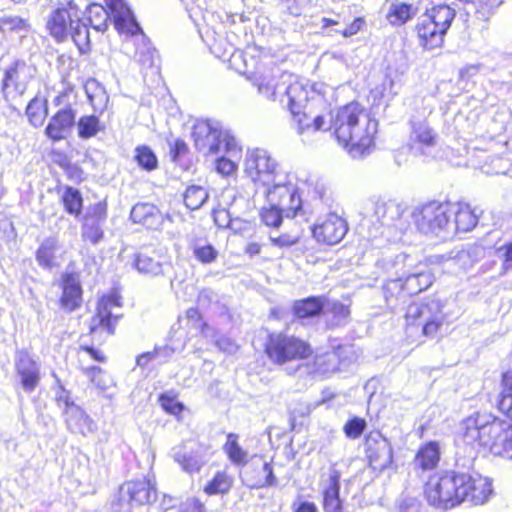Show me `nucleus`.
Listing matches in <instances>:
<instances>
[{"label": "nucleus", "instance_id": "nucleus-1", "mask_svg": "<svg viewBox=\"0 0 512 512\" xmlns=\"http://www.w3.org/2000/svg\"><path fill=\"white\" fill-rule=\"evenodd\" d=\"M386 217L400 233L407 231L412 221L420 233L444 241L472 231L479 221L477 210L466 202L429 201L409 210L400 198L386 202Z\"/></svg>", "mask_w": 512, "mask_h": 512}, {"label": "nucleus", "instance_id": "nucleus-2", "mask_svg": "<svg viewBox=\"0 0 512 512\" xmlns=\"http://www.w3.org/2000/svg\"><path fill=\"white\" fill-rule=\"evenodd\" d=\"M456 446V462L463 467L470 466L480 450L512 459V424L487 415L471 416L462 422Z\"/></svg>", "mask_w": 512, "mask_h": 512}, {"label": "nucleus", "instance_id": "nucleus-3", "mask_svg": "<svg viewBox=\"0 0 512 512\" xmlns=\"http://www.w3.org/2000/svg\"><path fill=\"white\" fill-rule=\"evenodd\" d=\"M492 492V483L488 478L455 471L433 476L425 485L427 501L441 509L453 508L463 502L483 505Z\"/></svg>", "mask_w": 512, "mask_h": 512}, {"label": "nucleus", "instance_id": "nucleus-4", "mask_svg": "<svg viewBox=\"0 0 512 512\" xmlns=\"http://www.w3.org/2000/svg\"><path fill=\"white\" fill-rule=\"evenodd\" d=\"M107 3L114 15L115 28L120 34L127 36L124 44L126 53L131 54L130 46H134L133 56L142 69L155 68L156 50L142 32L130 8L124 0H107Z\"/></svg>", "mask_w": 512, "mask_h": 512}, {"label": "nucleus", "instance_id": "nucleus-5", "mask_svg": "<svg viewBox=\"0 0 512 512\" xmlns=\"http://www.w3.org/2000/svg\"><path fill=\"white\" fill-rule=\"evenodd\" d=\"M81 11L69 2L67 6L54 11L47 23V27L53 37L63 40L70 35L75 44L82 49L89 42V31L86 24L81 21Z\"/></svg>", "mask_w": 512, "mask_h": 512}, {"label": "nucleus", "instance_id": "nucleus-6", "mask_svg": "<svg viewBox=\"0 0 512 512\" xmlns=\"http://www.w3.org/2000/svg\"><path fill=\"white\" fill-rule=\"evenodd\" d=\"M268 205L279 206L286 212V217H294L301 209L302 200L300 198L297 184L294 177L287 172L279 175L269 184H265L258 190Z\"/></svg>", "mask_w": 512, "mask_h": 512}, {"label": "nucleus", "instance_id": "nucleus-7", "mask_svg": "<svg viewBox=\"0 0 512 512\" xmlns=\"http://www.w3.org/2000/svg\"><path fill=\"white\" fill-rule=\"evenodd\" d=\"M192 137L196 149L203 154H216L222 150L234 153L237 150L235 138L223 130L217 121L197 120L193 126Z\"/></svg>", "mask_w": 512, "mask_h": 512}, {"label": "nucleus", "instance_id": "nucleus-8", "mask_svg": "<svg viewBox=\"0 0 512 512\" xmlns=\"http://www.w3.org/2000/svg\"><path fill=\"white\" fill-rule=\"evenodd\" d=\"M244 171L258 190L263 185L273 181L279 173L284 172L277 161L263 149H254L247 152Z\"/></svg>", "mask_w": 512, "mask_h": 512}, {"label": "nucleus", "instance_id": "nucleus-9", "mask_svg": "<svg viewBox=\"0 0 512 512\" xmlns=\"http://www.w3.org/2000/svg\"><path fill=\"white\" fill-rule=\"evenodd\" d=\"M266 352L270 359L279 364L305 359L311 355V347L303 340L283 334L272 335Z\"/></svg>", "mask_w": 512, "mask_h": 512}, {"label": "nucleus", "instance_id": "nucleus-10", "mask_svg": "<svg viewBox=\"0 0 512 512\" xmlns=\"http://www.w3.org/2000/svg\"><path fill=\"white\" fill-rule=\"evenodd\" d=\"M281 85L283 89L279 101L285 104L290 112L302 108L305 104H310L313 95L321 96L316 91L314 85H309L308 81L300 79L291 73H284L282 75Z\"/></svg>", "mask_w": 512, "mask_h": 512}, {"label": "nucleus", "instance_id": "nucleus-11", "mask_svg": "<svg viewBox=\"0 0 512 512\" xmlns=\"http://www.w3.org/2000/svg\"><path fill=\"white\" fill-rule=\"evenodd\" d=\"M72 91H64L55 97L54 103L61 108L53 115L45 129L48 138L59 141L66 137L75 123L76 112L72 108Z\"/></svg>", "mask_w": 512, "mask_h": 512}, {"label": "nucleus", "instance_id": "nucleus-12", "mask_svg": "<svg viewBox=\"0 0 512 512\" xmlns=\"http://www.w3.org/2000/svg\"><path fill=\"white\" fill-rule=\"evenodd\" d=\"M378 130V122L368 113L363 112L358 125L352 133L351 143L341 144L353 158L369 154L374 147V137Z\"/></svg>", "mask_w": 512, "mask_h": 512}, {"label": "nucleus", "instance_id": "nucleus-13", "mask_svg": "<svg viewBox=\"0 0 512 512\" xmlns=\"http://www.w3.org/2000/svg\"><path fill=\"white\" fill-rule=\"evenodd\" d=\"M212 456L208 445L189 442L173 449V459L186 473H198Z\"/></svg>", "mask_w": 512, "mask_h": 512}, {"label": "nucleus", "instance_id": "nucleus-14", "mask_svg": "<svg viewBox=\"0 0 512 512\" xmlns=\"http://www.w3.org/2000/svg\"><path fill=\"white\" fill-rule=\"evenodd\" d=\"M323 105V97L313 95L310 104H305L302 108L295 109L294 112H291L299 134L325 129L327 124L325 115L317 111V108Z\"/></svg>", "mask_w": 512, "mask_h": 512}, {"label": "nucleus", "instance_id": "nucleus-15", "mask_svg": "<svg viewBox=\"0 0 512 512\" xmlns=\"http://www.w3.org/2000/svg\"><path fill=\"white\" fill-rule=\"evenodd\" d=\"M348 226L346 221L337 214H328L320 219L312 228L313 237L317 242L326 245L339 243L346 235Z\"/></svg>", "mask_w": 512, "mask_h": 512}, {"label": "nucleus", "instance_id": "nucleus-16", "mask_svg": "<svg viewBox=\"0 0 512 512\" xmlns=\"http://www.w3.org/2000/svg\"><path fill=\"white\" fill-rule=\"evenodd\" d=\"M32 67L23 61H16L5 71L2 82V92L6 99L22 95L32 78Z\"/></svg>", "mask_w": 512, "mask_h": 512}, {"label": "nucleus", "instance_id": "nucleus-17", "mask_svg": "<svg viewBox=\"0 0 512 512\" xmlns=\"http://www.w3.org/2000/svg\"><path fill=\"white\" fill-rule=\"evenodd\" d=\"M363 112V109L356 103H350L338 110L333 121V128L340 144L351 143L352 133Z\"/></svg>", "mask_w": 512, "mask_h": 512}, {"label": "nucleus", "instance_id": "nucleus-18", "mask_svg": "<svg viewBox=\"0 0 512 512\" xmlns=\"http://www.w3.org/2000/svg\"><path fill=\"white\" fill-rule=\"evenodd\" d=\"M278 69L258 70L248 76L253 86L257 87L258 93L270 100H280L283 86L282 75Z\"/></svg>", "mask_w": 512, "mask_h": 512}, {"label": "nucleus", "instance_id": "nucleus-19", "mask_svg": "<svg viewBox=\"0 0 512 512\" xmlns=\"http://www.w3.org/2000/svg\"><path fill=\"white\" fill-rule=\"evenodd\" d=\"M15 369L23 390L33 392L40 382V364L26 350H19L15 356Z\"/></svg>", "mask_w": 512, "mask_h": 512}, {"label": "nucleus", "instance_id": "nucleus-20", "mask_svg": "<svg viewBox=\"0 0 512 512\" xmlns=\"http://www.w3.org/2000/svg\"><path fill=\"white\" fill-rule=\"evenodd\" d=\"M120 306V296L116 292L103 296L98 302L97 313L90 323L91 333H96L98 330H102L107 334H112L114 331L112 318H117L113 309L119 308Z\"/></svg>", "mask_w": 512, "mask_h": 512}, {"label": "nucleus", "instance_id": "nucleus-21", "mask_svg": "<svg viewBox=\"0 0 512 512\" xmlns=\"http://www.w3.org/2000/svg\"><path fill=\"white\" fill-rule=\"evenodd\" d=\"M157 496L155 483L149 479L130 481L120 489V500H128L136 505L149 504Z\"/></svg>", "mask_w": 512, "mask_h": 512}, {"label": "nucleus", "instance_id": "nucleus-22", "mask_svg": "<svg viewBox=\"0 0 512 512\" xmlns=\"http://www.w3.org/2000/svg\"><path fill=\"white\" fill-rule=\"evenodd\" d=\"M433 281L434 275L427 264L418 261L411 270H407L402 282L398 283L401 290L409 295H415L428 289Z\"/></svg>", "mask_w": 512, "mask_h": 512}, {"label": "nucleus", "instance_id": "nucleus-23", "mask_svg": "<svg viewBox=\"0 0 512 512\" xmlns=\"http://www.w3.org/2000/svg\"><path fill=\"white\" fill-rule=\"evenodd\" d=\"M418 42L426 50L440 48L444 42L446 33L438 29L430 18L421 16L416 25Z\"/></svg>", "mask_w": 512, "mask_h": 512}, {"label": "nucleus", "instance_id": "nucleus-24", "mask_svg": "<svg viewBox=\"0 0 512 512\" xmlns=\"http://www.w3.org/2000/svg\"><path fill=\"white\" fill-rule=\"evenodd\" d=\"M66 423L70 431L86 435L95 429L93 420L85 411L74 403L66 402L65 408Z\"/></svg>", "mask_w": 512, "mask_h": 512}, {"label": "nucleus", "instance_id": "nucleus-25", "mask_svg": "<svg viewBox=\"0 0 512 512\" xmlns=\"http://www.w3.org/2000/svg\"><path fill=\"white\" fill-rule=\"evenodd\" d=\"M60 252L59 241L56 237H48L43 240L36 251V261L44 269L52 270L61 265L63 261Z\"/></svg>", "mask_w": 512, "mask_h": 512}, {"label": "nucleus", "instance_id": "nucleus-26", "mask_svg": "<svg viewBox=\"0 0 512 512\" xmlns=\"http://www.w3.org/2000/svg\"><path fill=\"white\" fill-rule=\"evenodd\" d=\"M221 43L215 42L210 45L211 52L223 61H227L232 69L240 74H248L249 65L246 59V55L243 51L237 50L233 45L225 50H221Z\"/></svg>", "mask_w": 512, "mask_h": 512}, {"label": "nucleus", "instance_id": "nucleus-27", "mask_svg": "<svg viewBox=\"0 0 512 512\" xmlns=\"http://www.w3.org/2000/svg\"><path fill=\"white\" fill-rule=\"evenodd\" d=\"M63 294L61 305L68 311L78 308L82 301V289L78 276L75 274H65L62 277Z\"/></svg>", "mask_w": 512, "mask_h": 512}, {"label": "nucleus", "instance_id": "nucleus-28", "mask_svg": "<svg viewBox=\"0 0 512 512\" xmlns=\"http://www.w3.org/2000/svg\"><path fill=\"white\" fill-rule=\"evenodd\" d=\"M441 451L438 442L430 441L421 446L415 456V468L430 471L437 467L440 461Z\"/></svg>", "mask_w": 512, "mask_h": 512}, {"label": "nucleus", "instance_id": "nucleus-29", "mask_svg": "<svg viewBox=\"0 0 512 512\" xmlns=\"http://www.w3.org/2000/svg\"><path fill=\"white\" fill-rule=\"evenodd\" d=\"M416 13L417 8L413 5L393 0L389 5L388 12L386 13V20L392 26L399 27L411 20Z\"/></svg>", "mask_w": 512, "mask_h": 512}, {"label": "nucleus", "instance_id": "nucleus-30", "mask_svg": "<svg viewBox=\"0 0 512 512\" xmlns=\"http://www.w3.org/2000/svg\"><path fill=\"white\" fill-rule=\"evenodd\" d=\"M439 302L437 299H429L424 303L410 304L405 314L407 325H420L429 314L439 310Z\"/></svg>", "mask_w": 512, "mask_h": 512}, {"label": "nucleus", "instance_id": "nucleus-31", "mask_svg": "<svg viewBox=\"0 0 512 512\" xmlns=\"http://www.w3.org/2000/svg\"><path fill=\"white\" fill-rule=\"evenodd\" d=\"M436 133L425 122L413 123L410 135L412 148H430L436 144Z\"/></svg>", "mask_w": 512, "mask_h": 512}, {"label": "nucleus", "instance_id": "nucleus-32", "mask_svg": "<svg viewBox=\"0 0 512 512\" xmlns=\"http://www.w3.org/2000/svg\"><path fill=\"white\" fill-rule=\"evenodd\" d=\"M417 262L414 257L406 253L397 255L389 262V269L388 271L386 270L388 280L394 283L402 282L404 276L407 274V270H411Z\"/></svg>", "mask_w": 512, "mask_h": 512}, {"label": "nucleus", "instance_id": "nucleus-33", "mask_svg": "<svg viewBox=\"0 0 512 512\" xmlns=\"http://www.w3.org/2000/svg\"><path fill=\"white\" fill-rule=\"evenodd\" d=\"M455 10L448 5H437L428 9L424 15L425 18H430L431 22L447 33L451 26L453 19L455 18Z\"/></svg>", "mask_w": 512, "mask_h": 512}, {"label": "nucleus", "instance_id": "nucleus-34", "mask_svg": "<svg viewBox=\"0 0 512 512\" xmlns=\"http://www.w3.org/2000/svg\"><path fill=\"white\" fill-rule=\"evenodd\" d=\"M234 482L233 476L226 471H218L203 487L208 496L225 495L229 493Z\"/></svg>", "mask_w": 512, "mask_h": 512}, {"label": "nucleus", "instance_id": "nucleus-35", "mask_svg": "<svg viewBox=\"0 0 512 512\" xmlns=\"http://www.w3.org/2000/svg\"><path fill=\"white\" fill-rule=\"evenodd\" d=\"M326 300L321 297H309L296 301L293 310L297 317L308 318L318 315L325 309Z\"/></svg>", "mask_w": 512, "mask_h": 512}, {"label": "nucleus", "instance_id": "nucleus-36", "mask_svg": "<svg viewBox=\"0 0 512 512\" xmlns=\"http://www.w3.org/2000/svg\"><path fill=\"white\" fill-rule=\"evenodd\" d=\"M85 92L95 111L102 112L106 109L109 98L104 87L98 81L87 80Z\"/></svg>", "mask_w": 512, "mask_h": 512}, {"label": "nucleus", "instance_id": "nucleus-37", "mask_svg": "<svg viewBox=\"0 0 512 512\" xmlns=\"http://www.w3.org/2000/svg\"><path fill=\"white\" fill-rule=\"evenodd\" d=\"M106 5L108 3L106 2ZM110 12H108L102 5L100 4H91L87 9L88 21L91 26L97 31H104L107 28L108 21L112 17L114 19V15L110 7H108ZM115 23V20H113Z\"/></svg>", "mask_w": 512, "mask_h": 512}, {"label": "nucleus", "instance_id": "nucleus-38", "mask_svg": "<svg viewBox=\"0 0 512 512\" xmlns=\"http://www.w3.org/2000/svg\"><path fill=\"white\" fill-rule=\"evenodd\" d=\"M224 451L228 459L235 465L243 466L248 462V452L239 445L238 436L233 433L228 434Z\"/></svg>", "mask_w": 512, "mask_h": 512}, {"label": "nucleus", "instance_id": "nucleus-39", "mask_svg": "<svg viewBox=\"0 0 512 512\" xmlns=\"http://www.w3.org/2000/svg\"><path fill=\"white\" fill-rule=\"evenodd\" d=\"M47 113V100L37 96L29 102L26 109L29 122L35 127H39L44 123Z\"/></svg>", "mask_w": 512, "mask_h": 512}, {"label": "nucleus", "instance_id": "nucleus-40", "mask_svg": "<svg viewBox=\"0 0 512 512\" xmlns=\"http://www.w3.org/2000/svg\"><path fill=\"white\" fill-rule=\"evenodd\" d=\"M254 488H264L277 484V478L273 474V468L269 462H262L260 467L255 469V475L250 480Z\"/></svg>", "mask_w": 512, "mask_h": 512}, {"label": "nucleus", "instance_id": "nucleus-41", "mask_svg": "<svg viewBox=\"0 0 512 512\" xmlns=\"http://www.w3.org/2000/svg\"><path fill=\"white\" fill-rule=\"evenodd\" d=\"M502 386L498 408L503 414L512 419V371L503 375Z\"/></svg>", "mask_w": 512, "mask_h": 512}, {"label": "nucleus", "instance_id": "nucleus-42", "mask_svg": "<svg viewBox=\"0 0 512 512\" xmlns=\"http://www.w3.org/2000/svg\"><path fill=\"white\" fill-rule=\"evenodd\" d=\"M83 373L102 392L109 390L115 385L113 378L99 367L82 368Z\"/></svg>", "mask_w": 512, "mask_h": 512}, {"label": "nucleus", "instance_id": "nucleus-43", "mask_svg": "<svg viewBox=\"0 0 512 512\" xmlns=\"http://www.w3.org/2000/svg\"><path fill=\"white\" fill-rule=\"evenodd\" d=\"M157 212V208L152 204L138 203L132 208L130 217L135 223L150 225Z\"/></svg>", "mask_w": 512, "mask_h": 512}, {"label": "nucleus", "instance_id": "nucleus-44", "mask_svg": "<svg viewBox=\"0 0 512 512\" xmlns=\"http://www.w3.org/2000/svg\"><path fill=\"white\" fill-rule=\"evenodd\" d=\"M325 512H340L341 501L339 499V482L336 476L331 478V485L324 493Z\"/></svg>", "mask_w": 512, "mask_h": 512}, {"label": "nucleus", "instance_id": "nucleus-45", "mask_svg": "<svg viewBox=\"0 0 512 512\" xmlns=\"http://www.w3.org/2000/svg\"><path fill=\"white\" fill-rule=\"evenodd\" d=\"M336 354L334 352L315 357L312 372L318 375H328L337 370Z\"/></svg>", "mask_w": 512, "mask_h": 512}, {"label": "nucleus", "instance_id": "nucleus-46", "mask_svg": "<svg viewBox=\"0 0 512 512\" xmlns=\"http://www.w3.org/2000/svg\"><path fill=\"white\" fill-rule=\"evenodd\" d=\"M207 199V191L200 186H190L184 194L185 205L191 210L199 209Z\"/></svg>", "mask_w": 512, "mask_h": 512}, {"label": "nucleus", "instance_id": "nucleus-47", "mask_svg": "<svg viewBox=\"0 0 512 512\" xmlns=\"http://www.w3.org/2000/svg\"><path fill=\"white\" fill-rule=\"evenodd\" d=\"M260 216L266 226L278 228L282 223L283 217H286V212L279 206L268 205L266 203L261 209Z\"/></svg>", "mask_w": 512, "mask_h": 512}, {"label": "nucleus", "instance_id": "nucleus-48", "mask_svg": "<svg viewBox=\"0 0 512 512\" xmlns=\"http://www.w3.org/2000/svg\"><path fill=\"white\" fill-rule=\"evenodd\" d=\"M29 28L30 25L28 21L18 16H5L0 18V32L3 34L27 32Z\"/></svg>", "mask_w": 512, "mask_h": 512}, {"label": "nucleus", "instance_id": "nucleus-49", "mask_svg": "<svg viewBox=\"0 0 512 512\" xmlns=\"http://www.w3.org/2000/svg\"><path fill=\"white\" fill-rule=\"evenodd\" d=\"M323 311L326 315H332L331 321L334 325L345 323L350 315L349 307L337 301H326Z\"/></svg>", "mask_w": 512, "mask_h": 512}, {"label": "nucleus", "instance_id": "nucleus-50", "mask_svg": "<svg viewBox=\"0 0 512 512\" xmlns=\"http://www.w3.org/2000/svg\"><path fill=\"white\" fill-rule=\"evenodd\" d=\"M80 138L88 139L100 131V121L96 116H83L77 123Z\"/></svg>", "mask_w": 512, "mask_h": 512}, {"label": "nucleus", "instance_id": "nucleus-51", "mask_svg": "<svg viewBox=\"0 0 512 512\" xmlns=\"http://www.w3.org/2000/svg\"><path fill=\"white\" fill-rule=\"evenodd\" d=\"M102 225V223L95 222V220L91 218H84L82 226L83 239L88 240L93 244L100 242L104 236Z\"/></svg>", "mask_w": 512, "mask_h": 512}, {"label": "nucleus", "instance_id": "nucleus-52", "mask_svg": "<svg viewBox=\"0 0 512 512\" xmlns=\"http://www.w3.org/2000/svg\"><path fill=\"white\" fill-rule=\"evenodd\" d=\"M134 266L140 273L146 275L156 276L162 272L161 264L144 254L137 255Z\"/></svg>", "mask_w": 512, "mask_h": 512}, {"label": "nucleus", "instance_id": "nucleus-53", "mask_svg": "<svg viewBox=\"0 0 512 512\" xmlns=\"http://www.w3.org/2000/svg\"><path fill=\"white\" fill-rule=\"evenodd\" d=\"M443 321L442 305L439 302V310L435 313L429 314L424 321L420 324L422 326V333L427 337H435L439 327Z\"/></svg>", "mask_w": 512, "mask_h": 512}, {"label": "nucleus", "instance_id": "nucleus-54", "mask_svg": "<svg viewBox=\"0 0 512 512\" xmlns=\"http://www.w3.org/2000/svg\"><path fill=\"white\" fill-rule=\"evenodd\" d=\"M62 201L66 211L73 215H78L82 208V197L78 190L71 187L67 188L63 194Z\"/></svg>", "mask_w": 512, "mask_h": 512}, {"label": "nucleus", "instance_id": "nucleus-55", "mask_svg": "<svg viewBox=\"0 0 512 512\" xmlns=\"http://www.w3.org/2000/svg\"><path fill=\"white\" fill-rule=\"evenodd\" d=\"M192 250L195 258L203 264L214 262L218 255L215 248L208 243L197 242L193 245Z\"/></svg>", "mask_w": 512, "mask_h": 512}, {"label": "nucleus", "instance_id": "nucleus-56", "mask_svg": "<svg viewBox=\"0 0 512 512\" xmlns=\"http://www.w3.org/2000/svg\"><path fill=\"white\" fill-rule=\"evenodd\" d=\"M135 159L137 163L146 170H153L157 167V158L148 147L136 148Z\"/></svg>", "mask_w": 512, "mask_h": 512}, {"label": "nucleus", "instance_id": "nucleus-57", "mask_svg": "<svg viewBox=\"0 0 512 512\" xmlns=\"http://www.w3.org/2000/svg\"><path fill=\"white\" fill-rule=\"evenodd\" d=\"M510 167V164L507 160L501 158V157H493L490 160V163H485L481 170L483 173L487 175H499V174H506L508 169Z\"/></svg>", "mask_w": 512, "mask_h": 512}, {"label": "nucleus", "instance_id": "nucleus-58", "mask_svg": "<svg viewBox=\"0 0 512 512\" xmlns=\"http://www.w3.org/2000/svg\"><path fill=\"white\" fill-rule=\"evenodd\" d=\"M497 256L501 260V273H512V242L500 246L497 249Z\"/></svg>", "mask_w": 512, "mask_h": 512}, {"label": "nucleus", "instance_id": "nucleus-59", "mask_svg": "<svg viewBox=\"0 0 512 512\" xmlns=\"http://www.w3.org/2000/svg\"><path fill=\"white\" fill-rule=\"evenodd\" d=\"M366 427V422L362 418L354 417L344 425V433L347 437L358 438Z\"/></svg>", "mask_w": 512, "mask_h": 512}, {"label": "nucleus", "instance_id": "nucleus-60", "mask_svg": "<svg viewBox=\"0 0 512 512\" xmlns=\"http://www.w3.org/2000/svg\"><path fill=\"white\" fill-rule=\"evenodd\" d=\"M271 242L278 247H289L296 244L300 239L299 233H285L281 235H275L271 233L269 236Z\"/></svg>", "mask_w": 512, "mask_h": 512}, {"label": "nucleus", "instance_id": "nucleus-61", "mask_svg": "<svg viewBox=\"0 0 512 512\" xmlns=\"http://www.w3.org/2000/svg\"><path fill=\"white\" fill-rule=\"evenodd\" d=\"M161 407L169 414L179 415L183 410L184 406L178 402L175 398L167 395H162L159 399Z\"/></svg>", "mask_w": 512, "mask_h": 512}, {"label": "nucleus", "instance_id": "nucleus-62", "mask_svg": "<svg viewBox=\"0 0 512 512\" xmlns=\"http://www.w3.org/2000/svg\"><path fill=\"white\" fill-rule=\"evenodd\" d=\"M107 217V207L105 203L99 202L89 208L85 218H91L95 222L104 223Z\"/></svg>", "mask_w": 512, "mask_h": 512}, {"label": "nucleus", "instance_id": "nucleus-63", "mask_svg": "<svg viewBox=\"0 0 512 512\" xmlns=\"http://www.w3.org/2000/svg\"><path fill=\"white\" fill-rule=\"evenodd\" d=\"M420 506L416 497L406 495L399 501L398 512H420Z\"/></svg>", "mask_w": 512, "mask_h": 512}, {"label": "nucleus", "instance_id": "nucleus-64", "mask_svg": "<svg viewBox=\"0 0 512 512\" xmlns=\"http://www.w3.org/2000/svg\"><path fill=\"white\" fill-rule=\"evenodd\" d=\"M236 169L237 163L229 158L221 157L216 161V171L223 176H229L233 174Z\"/></svg>", "mask_w": 512, "mask_h": 512}]
</instances>
